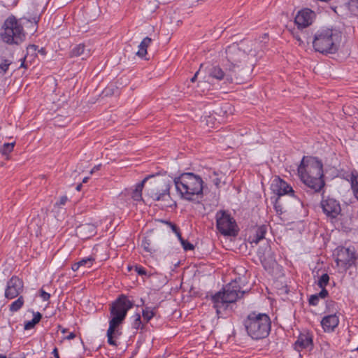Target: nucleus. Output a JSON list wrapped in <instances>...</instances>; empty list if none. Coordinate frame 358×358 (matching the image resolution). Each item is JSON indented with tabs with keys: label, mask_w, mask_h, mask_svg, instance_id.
I'll use <instances>...</instances> for the list:
<instances>
[{
	"label": "nucleus",
	"mask_w": 358,
	"mask_h": 358,
	"mask_svg": "<svg viewBox=\"0 0 358 358\" xmlns=\"http://www.w3.org/2000/svg\"><path fill=\"white\" fill-rule=\"evenodd\" d=\"M298 174L303 183L315 192H320L325 185L323 164L317 157L304 156L298 166Z\"/></svg>",
	"instance_id": "obj_1"
},
{
	"label": "nucleus",
	"mask_w": 358,
	"mask_h": 358,
	"mask_svg": "<svg viewBox=\"0 0 358 358\" xmlns=\"http://www.w3.org/2000/svg\"><path fill=\"white\" fill-rule=\"evenodd\" d=\"M134 305V302L129 298L121 294L112 303L110 308V320L109 327L107 330L108 343L113 346H117V339L122 332L120 326L123 323L127 312Z\"/></svg>",
	"instance_id": "obj_2"
},
{
	"label": "nucleus",
	"mask_w": 358,
	"mask_h": 358,
	"mask_svg": "<svg viewBox=\"0 0 358 358\" xmlns=\"http://www.w3.org/2000/svg\"><path fill=\"white\" fill-rule=\"evenodd\" d=\"M173 182L181 199L194 202L203 197V181L199 175L183 173L176 177Z\"/></svg>",
	"instance_id": "obj_3"
},
{
	"label": "nucleus",
	"mask_w": 358,
	"mask_h": 358,
	"mask_svg": "<svg viewBox=\"0 0 358 358\" xmlns=\"http://www.w3.org/2000/svg\"><path fill=\"white\" fill-rule=\"evenodd\" d=\"M248 336L253 340H261L268 336L271 329V320L266 313L252 311L243 322Z\"/></svg>",
	"instance_id": "obj_4"
},
{
	"label": "nucleus",
	"mask_w": 358,
	"mask_h": 358,
	"mask_svg": "<svg viewBox=\"0 0 358 358\" xmlns=\"http://www.w3.org/2000/svg\"><path fill=\"white\" fill-rule=\"evenodd\" d=\"M341 34L336 30L323 28L317 31L313 40V47L316 52L323 55L334 54L339 48Z\"/></svg>",
	"instance_id": "obj_5"
},
{
	"label": "nucleus",
	"mask_w": 358,
	"mask_h": 358,
	"mask_svg": "<svg viewBox=\"0 0 358 358\" xmlns=\"http://www.w3.org/2000/svg\"><path fill=\"white\" fill-rule=\"evenodd\" d=\"M242 278L238 277L227 285L222 292H217L211 296V301L217 314H220V309L224 305L234 303L243 296L246 291L242 289Z\"/></svg>",
	"instance_id": "obj_6"
},
{
	"label": "nucleus",
	"mask_w": 358,
	"mask_h": 358,
	"mask_svg": "<svg viewBox=\"0 0 358 358\" xmlns=\"http://www.w3.org/2000/svg\"><path fill=\"white\" fill-rule=\"evenodd\" d=\"M0 36L7 44H20L25 39V33L22 24L14 16L10 15L4 21Z\"/></svg>",
	"instance_id": "obj_7"
},
{
	"label": "nucleus",
	"mask_w": 358,
	"mask_h": 358,
	"mask_svg": "<svg viewBox=\"0 0 358 358\" xmlns=\"http://www.w3.org/2000/svg\"><path fill=\"white\" fill-rule=\"evenodd\" d=\"M171 185L164 179H155L150 182L147 188V195L155 201H163L167 206H171L172 201L170 189Z\"/></svg>",
	"instance_id": "obj_8"
},
{
	"label": "nucleus",
	"mask_w": 358,
	"mask_h": 358,
	"mask_svg": "<svg viewBox=\"0 0 358 358\" xmlns=\"http://www.w3.org/2000/svg\"><path fill=\"white\" fill-rule=\"evenodd\" d=\"M225 53L227 62L229 63V67L236 70L237 73H243L245 78H247L249 76L250 68L248 67L247 69H245L244 68H240V66L238 65V62L246 58L245 50H243L239 44L234 43L227 48Z\"/></svg>",
	"instance_id": "obj_9"
},
{
	"label": "nucleus",
	"mask_w": 358,
	"mask_h": 358,
	"mask_svg": "<svg viewBox=\"0 0 358 358\" xmlns=\"http://www.w3.org/2000/svg\"><path fill=\"white\" fill-rule=\"evenodd\" d=\"M215 219L217 229L221 234L233 237L238 235L239 229L236 220L227 211H217Z\"/></svg>",
	"instance_id": "obj_10"
},
{
	"label": "nucleus",
	"mask_w": 358,
	"mask_h": 358,
	"mask_svg": "<svg viewBox=\"0 0 358 358\" xmlns=\"http://www.w3.org/2000/svg\"><path fill=\"white\" fill-rule=\"evenodd\" d=\"M208 75L212 78H215L217 80H223L224 83H235L236 84H241L244 83L246 80L243 73H237L236 71L232 69L231 67L224 71L219 66H213L208 70Z\"/></svg>",
	"instance_id": "obj_11"
},
{
	"label": "nucleus",
	"mask_w": 358,
	"mask_h": 358,
	"mask_svg": "<svg viewBox=\"0 0 358 358\" xmlns=\"http://www.w3.org/2000/svg\"><path fill=\"white\" fill-rule=\"evenodd\" d=\"M336 258L335 262L336 266H343L345 270H348L353 266H356V262L358 256L356 253L355 247H338L336 250Z\"/></svg>",
	"instance_id": "obj_12"
},
{
	"label": "nucleus",
	"mask_w": 358,
	"mask_h": 358,
	"mask_svg": "<svg viewBox=\"0 0 358 358\" xmlns=\"http://www.w3.org/2000/svg\"><path fill=\"white\" fill-rule=\"evenodd\" d=\"M23 281L18 277L13 275L7 281L4 296L8 299H15L23 292Z\"/></svg>",
	"instance_id": "obj_13"
},
{
	"label": "nucleus",
	"mask_w": 358,
	"mask_h": 358,
	"mask_svg": "<svg viewBox=\"0 0 358 358\" xmlns=\"http://www.w3.org/2000/svg\"><path fill=\"white\" fill-rule=\"evenodd\" d=\"M316 14L310 8H303L299 10L294 18V22L301 29L306 28L313 22Z\"/></svg>",
	"instance_id": "obj_14"
},
{
	"label": "nucleus",
	"mask_w": 358,
	"mask_h": 358,
	"mask_svg": "<svg viewBox=\"0 0 358 358\" xmlns=\"http://www.w3.org/2000/svg\"><path fill=\"white\" fill-rule=\"evenodd\" d=\"M324 213L330 218H336L341 212L339 202L333 198H327L321 201Z\"/></svg>",
	"instance_id": "obj_15"
},
{
	"label": "nucleus",
	"mask_w": 358,
	"mask_h": 358,
	"mask_svg": "<svg viewBox=\"0 0 358 358\" xmlns=\"http://www.w3.org/2000/svg\"><path fill=\"white\" fill-rule=\"evenodd\" d=\"M271 189L276 194V197H281L285 194L294 196L292 187L279 177L273 179L271 185Z\"/></svg>",
	"instance_id": "obj_16"
},
{
	"label": "nucleus",
	"mask_w": 358,
	"mask_h": 358,
	"mask_svg": "<svg viewBox=\"0 0 358 358\" xmlns=\"http://www.w3.org/2000/svg\"><path fill=\"white\" fill-rule=\"evenodd\" d=\"M96 227L92 223H85L77 227L76 232L82 239H88L96 233Z\"/></svg>",
	"instance_id": "obj_17"
},
{
	"label": "nucleus",
	"mask_w": 358,
	"mask_h": 358,
	"mask_svg": "<svg viewBox=\"0 0 358 358\" xmlns=\"http://www.w3.org/2000/svg\"><path fill=\"white\" fill-rule=\"evenodd\" d=\"M338 324L339 319L336 314L324 316L321 321V325L325 332H333Z\"/></svg>",
	"instance_id": "obj_18"
},
{
	"label": "nucleus",
	"mask_w": 358,
	"mask_h": 358,
	"mask_svg": "<svg viewBox=\"0 0 358 358\" xmlns=\"http://www.w3.org/2000/svg\"><path fill=\"white\" fill-rule=\"evenodd\" d=\"M313 345V338L309 334H301L294 343V348L300 351Z\"/></svg>",
	"instance_id": "obj_19"
},
{
	"label": "nucleus",
	"mask_w": 358,
	"mask_h": 358,
	"mask_svg": "<svg viewBox=\"0 0 358 358\" xmlns=\"http://www.w3.org/2000/svg\"><path fill=\"white\" fill-rule=\"evenodd\" d=\"M90 49H86L85 45L83 43L76 45L70 52V56L71 57H81L82 59H86L90 56Z\"/></svg>",
	"instance_id": "obj_20"
},
{
	"label": "nucleus",
	"mask_w": 358,
	"mask_h": 358,
	"mask_svg": "<svg viewBox=\"0 0 358 358\" xmlns=\"http://www.w3.org/2000/svg\"><path fill=\"white\" fill-rule=\"evenodd\" d=\"M267 231V227L265 225H261L255 229V234L252 236H250L249 239L251 243L258 244L259 242L264 239Z\"/></svg>",
	"instance_id": "obj_21"
},
{
	"label": "nucleus",
	"mask_w": 358,
	"mask_h": 358,
	"mask_svg": "<svg viewBox=\"0 0 358 358\" xmlns=\"http://www.w3.org/2000/svg\"><path fill=\"white\" fill-rule=\"evenodd\" d=\"M154 178V176H149L145 177L141 182L136 184L135 189L133 190L131 197L134 201H141L142 199V191L145 185V182L150 178Z\"/></svg>",
	"instance_id": "obj_22"
},
{
	"label": "nucleus",
	"mask_w": 358,
	"mask_h": 358,
	"mask_svg": "<svg viewBox=\"0 0 358 358\" xmlns=\"http://www.w3.org/2000/svg\"><path fill=\"white\" fill-rule=\"evenodd\" d=\"M348 180L350 182L353 196L358 201V172L357 171H352Z\"/></svg>",
	"instance_id": "obj_23"
},
{
	"label": "nucleus",
	"mask_w": 358,
	"mask_h": 358,
	"mask_svg": "<svg viewBox=\"0 0 358 358\" xmlns=\"http://www.w3.org/2000/svg\"><path fill=\"white\" fill-rule=\"evenodd\" d=\"M152 42V39L147 36L143 39V41L141 42V43L138 45V50L136 52V55L139 57H144L145 55L147 54V48L150 45V44Z\"/></svg>",
	"instance_id": "obj_24"
},
{
	"label": "nucleus",
	"mask_w": 358,
	"mask_h": 358,
	"mask_svg": "<svg viewBox=\"0 0 358 358\" xmlns=\"http://www.w3.org/2000/svg\"><path fill=\"white\" fill-rule=\"evenodd\" d=\"M34 317L30 321L24 322V330H29L33 329L36 324H37L42 318V314L39 312L33 311Z\"/></svg>",
	"instance_id": "obj_25"
},
{
	"label": "nucleus",
	"mask_w": 358,
	"mask_h": 358,
	"mask_svg": "<svg viewBox=\"0 0 358 358\" xmlns=\"http://www.w3.org/2000/svg\"><path fill=\"white\" fill-rule=\"evenodd\" d=\"M24 304V299L23 296H20L18 298L13 301L8 306L9 311L11 313L19 311Z\"/></svg>",
	"instance_id": "obj_26"
},
{
	"label": "nucleus",
	"mask_w": 358,
	"mask_h": 358,
	"mask_svg": "<svg viewBox=\"0 0 358 358\" xmlns=\"http://www.w3.org/2000/svg\"><path fill=\"white\" fill-rule=\"evenodd\" d=\"M156 308L145 307L143 310V317L146 322H149L156 314Z\"/></svg>",
	"instance_id": "obj_27"
},
{
	"label": "nucleus",
	"mask_w": 358,
	"mask_h": 358,
	"mask_svg": "<svg viewBox=\"0 0 358 358\" xmlns=\"http://www.w3.org/2000/svg\"><path fill=\"white\" fill-rule=\"evenodd\" d=\"M12 64V62L7 59H1L0 62V73L2 75L6 73L8 70L9 66Z\"/></svg>",
	"instance_id": "obj_28"
},
{
	"label": "nucleus",
	"mask_w": 358,
	"mask_h": 358,
	"mask_svg": "<svg viewBox=\"0 0 358 358\" xmlns=\"http://www.w3.org/2000/svg\"><path fill=\"white\" fill-rule=\"evenodd\" d=\"M94 262V258L92 257H85L78 261V265H80V267L84 266L85 268H90L92 266Z\"/></svg>",
	"instance_id": "obj_29"
},
{
	"label": "nucleus",
	"mask_w": 358,
	"mask_h": 358,
	"mask_svg": "<svg viewBox=\"0 0 358 358\" xmlns=\"http://www.w3.org/2000/svg\"><path fill=\"white\" fill-rule=\"evenodd\" d=\"M329 282V276L327 273L322 274L318 281H317V285L319 287H325Z\"/></svg>",
	"instance_id": "obj_30"
},
{
	"label": "nucleus",
	"mask_w": 358,
	"mask_h": 358,
	"mask_svg": "<svg viewBox=\"0 0 358 358\" xmlns=\"http://www.w3.org/2000/svg\"><path fill=\"white\" fill-rule=\"evenodd\" d=\"M273 207L278 215H281L282 211V206L280 203V197H275L273 201Z\"/></svg>",
	"instance_id": "obj_31"
},
{
	"label": "nucleus",
	"mask_w": 358,
	"mask_h": 358,
	"mask_svg": "<svg viewBox=\"0 0 358 358\" xmlns=\"http://www.w3.org/2000/svg\"><path fill=\"white\" fill-rule=\"evenodd\" d=\"M132 327L136 329H138L143 327L140 314L136 313L134 315V320L132 323Z\"/></svg>",
	"instance_id": "obj_32"
},
{
	"label": "nucleus",
	"mask_w": 358,
	"mask_h": 358,
	"mask_svg": "<svg viewBox=\"0 0 358 358\" xmlns=\"http://www.w3.org/2000/svg\"><path fill=\"white\" fill-rule=\"evenodd\" d=\"M14 145V143H4L1 150L2 154L6 155L10 153L13 150Z\"/></svg>",
	"instance_id": "obj_33"
},
{
	"label": "nucleus",
	"mask_w": 358,
	"mask_h": 358,
	"mask_svg": "<svg viewBox=\"0 0 358 358\" xmlns=\"http://www.w3.org/2000/svg\"><path fill=\"white\" fill-rule=\"evenodd\" d=\"M181 245L185 251L193 250L194 249V245L187 240H182Z\"/></svg>",
	"instance_id": "obj_34"
},
{
	"label": "nucleus",
	"mask_w": 358,
	"mask_h": 358,
	"mask_svg": "<svg viewBox=\"0 0 358 358\" xmlns=\"http://www.w3.org/2000/svg\"><path fill=\"white\" fill-rule=\"evenodd\" d=\"M319 300H320V298L318 297V296L316 294H313L310 296V298L308 299V303L310 306H315L318 305Z\"/></svg>",
	"instance_id": "obj_35"
},
{
	"label": "nucleus",
	"mask_w": 358,
	"mask_h": 358,
	"mask_svg": "<svg viewBox=\"0 0 358 358\" xmlns=\"http://www.w3.org/2000/svg\"><path fill=\"white\" fill-rule=\"evenodd\" d=\"M142 245L146 252H152V248H150V243L148 239L145 238V240L143 241Z\"/></svg>",
	"instance_id": "obj_36"
},
{
	"label": "nucleus",
	"mask_w": 358,
	"mask_h": 358,
	"mask_svg": "<svg viewBox=\"0 0 358 358\" xmlns=\"http://www.w3.org/2000/svg\"><path fill=\"white\" fill-rule=\"evenodd\" d=\"M322 290L316 294L320 299H325L329 295V292L326 289L325 287H320Z\"/></svg>",
	"instance_id": "obj_37"
},
{
	"label": "nucleus",
	"mask_w": 358,
	"mask_h": 358,
	"mask_svg": "<svg viewBox=\"0 0 358 358\" xmlns=\"http://www.w3.org/2000/svg\"><path fill=\"white\" fill-rule=\"evenodd\" d=\"M135 271L140 275H147L146 270L141 266H136Z\"/></svg>",
	"instance_id": "obj_38"
},
{
	"label": "nucleus",
	"mask_w": 358,
	"mask_h": 358,
	"mask_svg": "<svg viewBox=\"0 0 358 358\" xmlns=\"http://www.w3.org/2000/svg\"><path fill=\"white\" fill-rule=\"evenodd\" d=\"M162 222L163 223L166 224V225H168L171 229L173 232H174L175 231H177V229H178V227H177L176 224H175L174 223H173L170 221L162 220Z\"/></svg>",
	"instance_id": "obj_39"
},
{
	"label": "nucleus",
	"mask_w": 358,
	"mask_h": 358,
	"mask_svg": "<svg viewBox=\"0 0 358 358\" xmlns=\"http://www.w3.org/2000/svg\"><path fill=\"white\" fill-rule=\"evenodd\" d=\"M68 201V198L66 196H62L60 197L59 200L56 203L57 206H64L66 204V201Z\"/></svg>",
	"instance_id": "obj_40"
},
{
	"label": "nucleus",
	"mask_w": 358,
	"mask_h": 358,
	"mask_svg": "<svg viewBox=\"0 0 358 358\" xmlns=\"http://www.w3.org/2000/svg\"><path fill=\"white\" fill-rule=\"evenodd\" d=\"M41 296L42 297L43 301H48L50 298V294L49 293L45 292L44 290L41 289Z\"/></svg>",
	"instance_id": "obj_41"
},
{
	"label": "nucleus",
	"mask_w": 358,
	"mask_h": 358,
	"mask_svg": "<svg viewBox=\"0 0 358 358\" xmlns=\"http://www.w3.org/2000/svg\"><path fill=\"white\" fill-rule=\"evenodd\" d=\"M176 236L178 237V240L180 241V243H182V240H185L182 237V235H181V233H180V229L178 228L177 229V231H175L173 232Z\"/></svg>",
	"instance_id": "obj_42"
},
{
	"label": "nucleus",
	"mask_w": 358,
	"mask_h": 358,
	"mask_svg": "<svg viewBox=\"0 0 358 358\" xmlns=\"http://www.w3.org/2000/svg\"><path fill=\"white\" fill-rule=\"evenodd\" d=\"M176 236L178 237V240L180 241V243H182V240H185L182 237V235H181V233H180V229L178 228L177 229V231H175L173 232Z\"/></svg>",
	"instance_id": "obj_43"
},
{
	"label": "nucleus",
	"mask_w": 358,
	"mask_h": 358,
	"mask_svg": "<svg viewBox=\"0 0 358 358\" xmlns=\"http://www.w3.org/2000/svg\"><path fill=\"white\" fill-rule=\"evenodd\" d=\"M176 236L178 237V240L180 241V243H182V240H185L182 237V235H181V233H180V229L178 228L177 229V231H175L173 232Z\"/></svg>",
	"instance_id": "obj_44"
},
{
	"label": "nucleus",
	"mask_w": 358,
	"mask_h": 358,
	"mask_svg": "<svg viewBox=\"0 0 358 358\" xmlns=\"http://www.w3.org/2000/svg\"><path fill=\"white\" fill-rule=\"evenodd\" d=\"M213 182L217 187H219L221 183V180L218 178H215L213 179Z\"/></svg>",
	"instance_id": "obj_45"
},
{
	"label": "nucleus",
	"mask_w": 358,
	"mask_h": 358,
	"mask_svg": "<svg viewBox=\"0 0 358 358\" xmlns=\"http://www.w3.org/2000/svg\"><path fill=\"white\" fill-rule=\"evenodd\" d=\"M79 268H80V266L78 265V262H76L74 263L72 266H71V268L73 271H76L79 269Z\"/></svg>",
	"instance_id": "obj_46"
},
{
	"label": "nucleus",
	"mask_w": 358,
	"mask_h": 358,
	"mask_svg": "<svg viewBox=\"0 0 358 358\" xmlns=\"http://www.w3.org/2000/svg\"><path fill=\"white\" fill-rule=\"evenodd\" d=\"M76 337V334L75 333L73 332H71L66 337V338L68 339V340H71V339H73L74 338Z\"/></svg>",
	"instance_id": "obj_47"
},
{
	"label": "nucleus",
	"mask_w": 358,
	"mask_h": 358,
	"mask_svg": "<svg viewBox=\"0 0 358 358\" xmlns=\"http://www.w3.org/2000/svg\"><path fill=\"white\" fill-rule=\"evenodd\" d=\"M52 354L55 358H59V355L58 353V350L57 348H55L52 351Z\"/></svg>",
	"instance_id": "obj_48"
},
{
	"label": "nucleus",
	"mask_w": 358,
	"mask_h": 358,
	"mask_svg": "<svg viewBox=\"0 0 358 358\" xmlns=\"http://www.w3.org/2000/svg\"><path fill=\"white\" fill-rule=\"evenodd\" d=\"M199 73V71H196V72L195 73V74L194 75V76L191 78L190 81H191L192 83H194V82L196 81V78H197V76H198Z\"/></svg>",
	"instance_id": "obj_49"
},
{
	"label": "nucleus",
	"mask_w": 358,
	"mask_h": 358,
	"mask_svg": "<svg viewBox=\"0 0 358 358\" xmlns=\"http://www.w3.org/2000/svg\"><path fill=\"white\" fill-rule=\"evenodd\" d=\"M38 48V46L36 45H30L28 48V49H31L34 50H36Z\"/></svg>",
	"instance_id": "obj_50"
},
{
	"label": "nucleus",
	"mask_w": 358,
	"mask_h": 358,
	"mask_svg": "<svg viewBox=\"0 0 358 358\" xmlns=\"http://www.w3.org/2000/svg\"><path fill=\"white\" fill-rule=\"evenodd\" d=\"M99 166H95L92 169V171H90V173L92 174V173H94L95 171L96 170H99Z\"/></svg>",
	"instance_id": "obj_51"
},
{
	"label": "nucleus",
	"mask_w": 358,
	"mask_h": 358,
	"mask_svg": "<svg viewBox=\"0 0 358 358\" xmlns=\"http://www.w3.org/2000/svg\"><path fill=\"white\" fill-rule=\"evenodd\" d=\"M334 303V301H329L327 302V307H329L330 306H332Z\"/></svg>",
	"instance_id": "obj_52"
},
{
	"label": "nucleus",
	"mask_w": 358,
	"mask_h": 358,
	"mask_svg": "<svg viewBox=\"0 0 358 358\" xmlns=\"http://www.w3.org/2000/svg\"><path fill=\"white\" fill-rule=\"evenodd\" d=\"M33 20H34V22L36 24H37V23H38V20H39V17H34V19H33Z\"/></svg>",
	"instance_id": "obj_53"
},
{
	"label": "nucleus",
	"mask_w": 358,
	"mask_h": 358,
	"mask_svg": "<svg viewBox=\"0 0 358 358\" xmlns=\"http://www.w3.org/2000/svg\"><path fill=\"white\" fill-rule=\"evenodd\" d=\"M82 184H78L76 186V190L80 191L81 189Z\"/></svg>",
	"instance_id": "obj_54"
},
{
	"label": "nucleus",
	"mask_w": 358,
	"mask_h": 358,
	"mask_svg": "<svg viewBox=\"0 0 358 358\" xmlns=\"http://www.w3.org/2000/svg\"><path fill=\"white\" fill-rule=\"evenodd\" d=\"M88 179L89 178L88 177H85L83 179V182L85 183L88 181Z\"/></svg>",
	"instance_id": "obj_55"
},
{
	"label": "nucleus",
	"mask_w": 358,
	"mask_h": 358,
	"mask_svg": "<svg viewBox=\"0 0 358 358\" xmlns=\"http://www.w3.org/2000/svg\"><path fill=\"white\" fill-rule=\"evenodd\" d=\"M24 59H25V58H24ZM21 67H24V68H27L25 64H24V60H23V62H22L21 64Z\"/></svg>",
	"instance_id": "obj_56"
},
{
	"label": "nucleus",
	"mask_w": 358,
	"mask_h": 358,
	"mask_svg": "<svg viewBox=\"0 0 358 358\" xmlns=\"http://www.w3.org/2000/svg\"><path fill=\"white\" fill-rule=\"evenodd\" d=\"M0 358H7L5 355H0Z\"/></svg>",
	"instance_id": "obj_57"
},
{
	"label": "nucleus",
	"mask_w": 358,
	"mask_h": 358,
	"mask_svg": "<svg viewBox=\"0 0 358 358\" xmlns=\"http://www.w3.org/2000/svg\"><path fill=\"white\" fill-rule=\"evenodd\" d=\"M357 350L358 351V346H357Z\"/></svg>",
	"instance_id": "obj_58"
}]
</instances>
